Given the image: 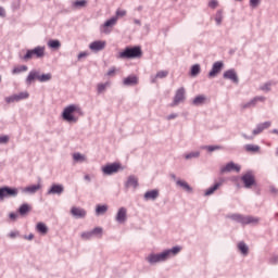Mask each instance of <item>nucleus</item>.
I'll return each instance as SVG.
<instances>
[{
  "label": "nucleus",
  "instance_id": "nucleus-1",
  "mask_svg": "<svg viewBox=\"0 0 278 278\" xmlns=\"http://www.w3.org/2000/svg\"><path fill=\"white\" fill-rule=\"evenodd\" d=\"M182 250L181 247H174L172 250H167L161 254H150L148 257H146V261L150 264H156L160 262H165L170 256L177 255Z\"/></svg>",
  "mask_w": 278,
  "mask_h": 278
},
{
  "label": "nucleus",
  "instance_id": "nucleus-2",
  "mask_svg": "<svg viewBox=\"0 0 278 278\" xmlns=\"http://www.w3.org/2000/svg\"><path fill=\"white\" fill-rule=\"evenodd\" d=\"M126 14L127 11H125L124 9H117V12H115V17H111L110 20H108V22H105V24H103V26H101V33L110 34V27L115 26L118 21V17H124L126 16Z\"/></svg>",
  "mask_w": 278,
  "mask_h": 278
},
{
  "label": "nucleus",
  "instance_id": "nucleus-3",
  "mask_svg": "<svg viewBox=\"0 0 278 278\" xmlns=\"http://www.w3.org/2000/svg\"><path fill=\"white\" fill-rule=\"evenodd\" d=\"M142 56V50L140 46H135L134 48H126L124 51L119 52V55L117 58L122 60H130V59H137Z\"/></svg>",
  "mask_w": 278,
  "mask_h": 278
},
{
  "label": "nucleus",
  "instance_id": "nucleus-4",
  "mask_svg": "<svg viewBox=\"0 0 278 278\" xmlns=\"http://www.w3.org/2000/svg\"><path fill=\"white\" fill-rule=\"evenodd\" d=\"M74 113H81V110L77 105H70L63 112V118L68 123H76L78 118L74 116Z\"/></svg>",
  "mask_w": 278,
  "mask_h": 278
},
{
  "label": "nucleus",
  "instance_id": "nucleus-5",
  "mask_svg": "<svg viewBox=\"0 0 278 278\" xmlns=\"http://www.w3.org/2000/svg\"><path fill=\"white\" fill-rule=\"evenodd\" d=\"M45 52H46L45 46H37L33 50H27V52L23 59L25 61L31 60L34 58L41 59L45 56Z\"/></svg>",
  "mask_w": 278,
  "mask_h": 278
},
{
  "label": "nucleus",
  "instance_id": "nucleus-6",
  "mask_svg": "<svg viewBox=\"0 0 278 278\" xmlns=\"http://www.w3.org/2000/svg\"><path fill=\"white\" fill-rule=\"evenodd\" d=\"M17 194L18 190L16 188H0V201H4L7 198H15Z\"/></svg>",
  "mask_w": 278,
  "mask_h": 278
},
{
  "label": "nucleus",
  "instance_id": "nucleus-7",
  "mask_svg": "<svg viewBox=\"0 0 278 278\" xmlns=\"http://www.w3.org/2000/svg\"><path fill=\"white\" fill-rule=\"evenodd\" d=\"M231 218L237 220L238 223L243 224V225L257 224L258 223V218L251 217V216H245L244 217L242 215H232Z\"/></svg>",
  "mask_w": 278,
  "mask_h": 278
},
{
  "label": "nucleus",
  "instance_id": "nucleus-8",
  "mask_svg": "<svg viewBox=\"0 0 278 278\" xmlns=\"http://www.w3.org/2000/svg\"><path fill=\"white\" fill-rule=\"evenodd\" d=\"M28 98H29L28 92H21L20 94H14V96L5 98V102L8 104H11V103H14V102H20L22 100H26Z\"/></svg>",
  "mask_w": 278,
  "mask_h": 278
},
{
  "label": "nucleus",
  "instance_id": "nucleus-9",
  "mask_svg": "<svg viewBox=\"0 0 278 278\" xmlns=\"http://www.w3.org/2000/svg\"><path fill=\"white\" fill-rule=\"evenodd\" d=\"M186 90L185 88H180L176 91V96L174 97V102L172 103V108L177 106L180 102H182L186 97Z\"/></svg>",
  "mask_w": 278,
  "mask_h": 278
},
{
  "label": "nucleus",
  "instance_id": "nucleus-10",
  "mask_svg": "<svg viewBox=\"0 0 278 278\" xmlns=\"http://www.w3.org/2000/svg\"><path fill=\"white\" fill-rule=\"evenodd\" d=\"M224 64L222 63V61H216L213 66L211 72L208 73V77L210 78H214L216 77L223 70Z\"/></svg>",
  "mask_w": 278,
  "mask_h": 278
},
{
  "label": "nucleus",
  "instance_id": "nucleus-11",
  "mask_svg": "<svg viewBox=\"0 0 278 278\" xmlns=\"http://www.w3.org/2000/svg\"><path fill=\"white\" fill-rule=\"evenodd\" d=\"M121 169V164L118 163H113V164H110V165H106L102 168V172L105 174V175H113L115 173H117L118 170Z\"/></svg>",
  "mask_w": 278,
  "mask_h": 278
},
{
  "label": "nucleus",
  "instance_id": "nucleus-12",
  "mask_svg": "<svg viewBox=\"0 0 278 278\" xmlns=\"http://www.w3.org/2000/svg\"><path fill=\"white\" fill-rule=\"evenodd\" d=\"M241 181L245 188H251L253 185H255V177L252 174L247 173L241 177Z\"/></svg>",
  "mask_w": 278,
  "mask_h": 278
},
{
  "label": "nucleus",
  "instance_id": "nucleus-13",
  "mask_svg": "<svg viewBox=\"0 0 278 278\" xmlns=\"http://www.w3.org/2000/svg\"><path fill=\"white\" fill-rule=\"evenodd\" d=\"M232 170L239 173L241 170V167L239 165H236L233 162H229L228 164L220 168L222 174L229 173Z\"/></svg>",
  "mask_w": 278,
  "mask_h": 278
},
{
  "label": "nucleus",
  "instance_id": "nucleus-14",
  "mask_svg": "<svg viewBox=\"0 0 278 278\" xmlns=\"http://www.w3.org/2000/svg\"><path fill=\"white\" fill-rule=\"evenodd\" d=\"M115 220L119 224H125L127 220V210L125 207H119L117 215H115Z\"/></svg>",
  "mask_w": 278,
  "mask_h": 278
},
{
  "label": "nucleus",
  "instance_id": "nucleus-15",
  "mask_svg": "<svg viewBox=\"0 0 278 278\" xmlns=\"http://www.w3.org/2000/svg\"><path fill=\"white\" fill-rule=\"evenodd\" d=\"M105 47H106V41H92V43H90L89 46L90 50L93 52H100L104 50Z\"/></svg>",
  "mask_w": 278,
  "mask_h": 278
},
{
  "label": "nucleus",
  "instance_id": "nucleus-16",
  "mask_svg": "<svg viewBox=\"0 0 278 278\" xmlns=\"http://www.w3.org/2000/svg\"><path fill=\"white\" fill-rule=\"evenodd\" d=\"M223 78L229 79V80H230L231 83H233V84H238V83H239L238 75H237L236 71H233V70L226 71V72L223 74Z\"/></svg>",
  "mask_w": 278,
  "mask_h": 278
},
{
  "label": "nucleus",
  "instance_id": "nucleus-17",
  "mask_svg": "<svg viewBox=\"0 0 278 278\" xmlns=\"http://www.w3.org/2000/svg\"><path fill=\"white\" fill-rule=\"evenodd\" d=\"M73 216L77 218H84L87 215V212L84 208L73 206L71 210Z\"/></svg>",
  "mask_w": 278,
  "mask_h": 278
},
{
  "label": "nucleus",
  "instance_id": "nucleus-18",
  "mask_svg": "<svg viewBox=\"0 0 278 278\" xmlns=\"http://www.w3.org/2000/svg\"><path fill=\"white\" fill-rule=\"evenodd\" d=\"M160 197V191L159 190H150L148 192H146V194H143V199H146V201H154Z\"/></svg>",
  "mask_w": 278,
  "mask_h": 278
},
{
  "label": "nucleus",
  "instance_id": "nucleus-19",
  "mask_svg": "<svg viewBox=\"0 0 278 278\" xmlns=\"http://www.w3.org/2000/svg\"><path fill=\"white\" fill-rule=\"evenodd\" d=\"M265 100L266 99L264 97L253 98L250 102H248L244 105H242V109H249L251 106H255L257 104V102H265Z\"/></svg>",
  "mask_w": 278,
  "mask_h": 278
},
{
  "label": "nucleus",
  "instance_id": "nucleus-20",
  "mask_svg": "<svg viewBox=\"0 0 278 278\" xmlns=\"http://www.w3.org/2000/svg\"><path fill=\"white\" fill-rule=\"evenodd\" d=\"M124 85L125 86H136V85H138V77L129 76L127 78H124Z\"/></svg>",
  "mask_w": 278,
  "mask_h": 278
},
{
  "label": "nucleus",
  "instance_id": "nucleus-21",
  "mask_svg": "<svg viewBox=\"0 0 278 278\" xmlns=\"http://www.w3.org/2000/svg\"><path fill=\"white\" fill-rule=\"evenodd\" d=\"M63 191H64V188L62 185H53L48 193L49 194H61Z\"/></svg>",
  "mask_w": 278,
  "mask_h": 278
},
{
  "label": "nucleus",
  "instance_id": "nucleus-22",
  "mask_svg": "<svg viewBox=\"0 0 278 278\" xmlns=\"http://www.w3.org/2000/svg\"><path fill=\"white\" fill-rule=\"evenodd\" d=\"M36 230L41 233L42 236H46L49 231V228L43 223H38L36 226Z\"/></svg>",
  "mask_w": 278,
  "mask_h": 278
},
{
  "label": "nucleus",
  "instance_id": "nucleus-23",
  "mask_svg": "<svg viewBox=\"0 0 278 278\" xmlns=\"http://www.w3.org/2000/svg\"><path fill=\"white\" fill-rule=\"evenodd\" d=\"M41 189V185L38 184V185H33V186H29V187H26L24 189V192H27V193H36L37 191H39Z\"/></svg>",
  "mask_w": 278,
  "mask_h": 278
},
{
  "label": "nucleus",
  "instance_id": "nucleus-24",
  "mask_svg": "<svg viewBox=\"0 0 278 278\" xmlns=\"http://www.w3.org/2000/svg\"><path fill=\"white\" fill-rule=\"evenodd\" d=\"M88 4L87 0H75V2H73V8L75 10H79L81 8H86Z\"/></svg>",
  "mask_w": 278,
  "mask_h": 278
},
{
  "label": "nucleus",
  "instance_id": "nucleus-25",
  "mask_svg": "<svg viewBox=\"0 0 278 278\" xmlns=\"http://www.w3.org/2000/svg\"><path fill=\"white\" fill-rule=\"evenodd\" d=\"M244 150L250 153H257L261 151V148L254 144H245Z\"/></svg>",
  "mask_w": 278,
  "mask_h": 278
},
{
  "label": "nucleus",
  "instance_id": "nucleus-26",
  "mask_svg": "<svg viewBox=\"0 0 278 278\" xmlns=\"http://www.w3.org/2000/svg\"><path fill=\"white\" fill-rule=\"evenodd\" d=\"M176 185H178V187L182 188L187 192H192V188L188 185V182L184 180L176 181Z\"/></svg>",
  "mask_w": 278,
  "mask_h": 278
},
{
  "label": "nucleus",
  "instance_id": "nucleus-27",
  "mask_svg": "<svg viewBox=\"0 0 278 278\" xmlns=\"http://www.w3.org/2000/svg\"><path fill=\"white\" fill-rule=\"evenodd\" d=\"M126 187H138V179L134 176L128 177V181H126Z\"/></svg>",
  "mask_w": 278,
  "mask_h": 278
},
{
  "label": "nucleus",
  "instance_id": "nucleus-28",
  "mask_svg": "<svg viewBox=\"0 0 278 278\" xmlns=\"http://www.w3.org/2000/svg\"><path fill=\"white\" fill-rule=\"evenodd\" d=\"M48 47L51 49H60L61 42L59 41V39H50L48 42Z\"/></svg>",
  "mask_w": 278,
  "mask_h": 278
},
{
  "label": "nucleus",
  "instance_id": "nucleus-29",
  "mask_svg": "<svg viewBox=\"0 0 278 278\" xmlns=\"http://www.w3.org/2000/svg\"><path fill=\"white\" fill-rule=\"evenodd\" d=\"M206 101V98L204 96H198L195 99H193V105L199 106L204 104Z\"/></svg>",
  "mask_w": 278,
  "mask_h": 278
},
{
  "label": "nucleus",
  "instance_id": "nucleus-30",
  "mask_svg": "<svg viewBox=\"0 0 278 278\" xmlns=\"http://www.w3.org/2000/svg\"><path fill=\"white\" fill-rule=\"evenodd\" d=\"M238 250L243 254L248 255L249 254V248L244 242H239L238 243Z\"/></svg>",
  "mask_w": 278,
  "mask_h": 278
},
{
  "label": "nucleus",
  "instance_id": "nucleus-31",
  "mask_svg": "<svg viewBox=\"0 0 278 278\" xmlns=\"http://www.w3.org/2000/svg\"><path fill=\"white\" fill-rule=\"evenodd\" d=\"M167 76H168V72L167 71H161V72L156 73V76H154V78L152 79V83H155L156 79L166 78Z\"/></svg>",
  "mask_w": 278,
  "mask_h": 278
},
{
  "label": "nucleus",
  "instance_id": "nucleus-32",
  "mask_svg": "<svg viewBox=\"0 0 278 278\" xmlns=\"http://www.w3.org/2000/svg\"><path fill=\"white\" fill-rule=\"evenodd\" d=\"M38 77H39V74L37 72H30L26 79V83L30 85L35 79H38Z\"/></svg>",
  "mask_w": 278,
  "mask_h": 278
},
{
  "label": "nucleus",
  "instance_id": "nucleus-33",
  "mask_svg": "<svg viewBox=\"0 0 278 278\" xmlns=\"http://www.w3.org/2000/svg\"><path fill=\"white\" fill-rule=\"evenodd\" d=\"M109 210V206L108 205H98L97 208H96V213L97 215H103L108 212Z\"/></svg>",
  "mask_w": 278,
  "mask_h": 278
},
{
  "label": "nucleus",
  "instance_id": "nucleus-34",
  "mask_svg": "<svg viewBox=\"0 0 278 278\" xmlns=\"http://www.w3.org/2000/svg\"><path fill=\"white\" fill-rule=\"evenodd\" d=\"M223 18H224L223 11H216L215 13L216 25H222Z\"/></svg>",
  "mask_w": 278,
  "mask_h": 278
},
{
  "label": "nucleus",
  "instance_id": "nucleus-35",
  "mask_svg": "<svg viewBox=\"0 0 278 278\" xmlns=\"http://www.w3.org/2000/svg\"><path fill=\"white\" fill-rule=\"evenodd\" d=\"M110 86H111V83L99 84V85L97 86L98 93H99V94L103 93V92L106 90V88L110 87Z\"/></svg>",
  "mask_w": 278,
  "mask_h": 278
},
{
  "label": "nucleus",
  "instance_id": "nucleus-36",
  "mask_svg": "<svg viewBox=\"0 0 278 278\" xmlns=\"http://www.w3.org/2000/svg\"><path fill=\"white\" fill-rule=\"evenodd\" d=\"M51 78H52L51 74H43V75L38 74V80L40 83H47V81L51 80Z\"/></svg>",
  "mask_w": 278,
  "mask_h": 278
},
{
  "label": "nucleus",
  "instance_id": "nucleus-37",
  "mask_svg": "<svg viewBox=\"0 0 278 278\" xmlns=\"http://www.w3.org/2000/svg\"><path fill=\"white\" fill-rule=\"evenodd\" d=\"M31 210V207L28 204H23L18 212L22 216L26 215L29 211Z\"/></svg>",
  "mask_w": 278,
  "mask_h": 278
},
{
  "label": "nucleus",
  "instance_id": "nucleus-38",
  "mask_svg": "<svg viewBox=\"0 0 278 278\" xmlns=\"http://www.w3.org/2000/svg\"><path fill=\"white\" fill-rule=\"evenodd\" d=\"M219 187H220V184H215L213 187H211L207 190H205L204 195L213 194Z\"/></svg>",
  "mask_w": 278,
  "mask_h": 278
},
{
  "label": "nucleus",
  "instance_id": "nucleus-39",
  "mask_svg": "<svg viewBox=\"0 0 278 278\" xmlns=\"http://www.w3.org/2000/svg\"><path fill=\"white\" fill-rule=\"evenodd\" d=\"M203 149H205L207 152H214L217 150H223L224 148L222 146H206L203 147Z\"/></svg>",
  "mask_w": 278,
  "mask_h": 278
},
{
  "label": "nucleus",
  "instance_id": "nucleus-40",
  "mask_svg": "<svg viewBox=\"0 0 278 278\" xmlns=\"http://www.w3.org/2000/svg\"><path fill=\"white\" fill-rule=\"evenodd\" d=\"M27 71H28V67L23 65V66L15 67L12 73L15 75V74H20Z\"/></svg>",
  "mask_w": 278,
  "mask_h": 278
},
{
  "label": "nucleus",
  "instance_id": "nucleus-41",
  "mask_svg": "<svg viewBox=\"0 0 278 278\" xmlns=\"http://www.w3.org/2000/svg\"><path fill=\"white\" fill-rule=\"evenodd\" d=\"M201 72V67L200 65H193V67H191V76H198Z\"/></svg>",
  "mask_w": 278,
  "mask_h": 278
},
{
  "label": "nucleus",
  "instance_id": "nucleus-42",
  "mask_svg": "<svg viewBox=\"0 0 278 278\" xmlns=\"http://www.w3.org/2000/svg\"><path fill=\"white\" fill-rule=\"evenodd\" d=\"M91 233H92V236H102V233H103V229L102 228H100V227H97V228H94L92 231H91Z\"/></svg>",
  "mask_w": 278,
  "mask_h": 278
},
{
  "label": "nucleus",
  "instance_id": "nucleus-43",
  "mask_svg": "<svg viewBox=\"0 0 278 278\" xmlns=\"http://www.w3.org/2000/svg\"><path fill=\"white\" fill-rule=\"evenodd\" d=\"M207 5H208V8L215 10L218 7V1L217 0H210Z\"/></svg>",
  "mask_w": 278,
  "mask_h": 278
},
{
  "label": "nucleus",
  "instance_id": "nucleus-44",
  "mask_svg": "<svg viewBox=\"0 0 278 278\" xmlns=\"http://www.w3.org/2000/svg\"><path fill=\"white\" fill-rule=\"evenodd\" d=\"M92 237H93L92 231H88V232H83V233H81V238H83L84 240H89V239H91Z\"/></svg>",
  "mask_w": 278,
  "mask_h": 278
},
{
  "label": "nucleus",
  "instance_id": "nucleus-45",
  "mask_svg": "<svg viewBox=\"0 0 278 278\" xmlns=\"http://www.w3.org/2000/svg\"><path fill=\"white\" fill-rule=\"evenodd\" d=\"M271 126L270 122H265L261 125H258V127L264 131L265 129L269 128Z\"/></svg>",
  "mask_w": 278,
  "mask_h": 278
},
{
  "label": "nucleus",
  "instance_id": "nucleus-46",
  "mask_svg": "<svg viewBox=\"0 0 278 278\" xmlns=\"http://www.w3.org/2000/svg\"><path fill=\"white\" fill-rule=\"evenodd\" d=\"M74 160L77 161V162L78 161L84 162L86 160V157L84 155H81L80 153H75L74 154Z\"/></svg>",
  "mask_w": 278,
  "mask_h": 278
},
{
  "label": "nucleus",
  "instance_id": "nucleus-47",
  "mask_svg": "<svg viewBox=\"0 0 278 278\" xmlns=\"http://www.w3.org/2000/svg\"><path fill=\"white\" fill-rule=\"evenodd\" d=\"M200 153L199 152H193V153H189L187 155H185V159L190 160L192 157H199Z\"/></svg>",
  "mask_w": 278,
  "mask_h": 278
},
{
  "label": "nucleus",
  "instance_id": "nucleus-48",
  "mask_svg": "<svg viewBox=\"0 0 278 278\" xmlns=\"http://www.w3.org/2000/svg\"><path fill=\"white\" fill-rule=\"evenodd\" d=\"M10 138L8 136H0V144H7Z\"/></svg>",
  "mask_w": 278,
  "mask_h": 278
},
{
  "label": "nucleus",
  "instance_id": "nucleus-49",
  "mask_svg": "<svg viewBox=\"0 0 278 278\" xmlns=\"http://www.w3.org/2000/svg\"><path fill=\"white\" fill-rule=\"evenodd\" d=\"M271 84L267 83L264 86L261 87L262 91H270Z\"/></svg>",
  "mask_w": 278,
  "mask_h": 278
},
{
  "label": "nucleus",
  "instance_id": "nucleus-50",
  "mask_svg": "<svg viewBox=\"0 0 278 278\" xmlns=\"http://www.w3.org/2000/svg\"><path fill=\"white\" fill-rule=\"evenodd\" d=\"M261 0H250V5L256 8L260 4Z\"/></svg>",
  "mask_w": 278,
  "mask_h": 278
},
{
  "label": "nucleus",
  "instance_id": "nucleus-51",
  "mask_svg": "<svg viewBox=\"0 0 278 278\" xmlns=\"http://www.w3.org/2000/svg\"><path fill=\"white\" fill-rule=\"evenodd\" d=\"M262 128L260 126L256 127V129L253 130V135L256 136L258 134H262Z\"/></svg>",
  "mask_w": 278,
  "mask_h": 278
},
{
  "label": "nucleus",
  "instance_id": "nucleus-52",
  "mask_svg": "<svg viewBox=\"0 0 278 278\" xmlns=\"http://www.w3.org/2000/svg\"><path fill=\"white\" fill-rule=\"evenodd\" d=\"M115 74H116V70L112 68L109 71L108 76L113 77V76H115Z\"/></svg>",
  "mask_w": 278,
  "mask_h": 278
},
{
  "label": "nucleus",
  "instance_id": "nucleus-53",
  "mask_svg": "<svg viewBox=\"0 0 278 278\" xmlns=\"http://www.w3.org/2000/svg\"><path fill=\"white\" fill-rule=\"evenodd\" d=\"M89 54L88 52H80V54L78 55V59L81 60L83 58H87Z\"/></svg>",
  "mask_w": 278,
  "mask_h": 278
},
{
  "label": "nucleus",
  "instance_id": "nucleus-54",
  "mask_svg": "<svg viewBox=\"0 0 278 278\" xmlns=\"http://www.w3.org/2000/svg\"><path fill=\"white\" fill-rule=\"evenodd\" d=\"M0 16L5 17V10L3 9V7H0Z\"/></svg>",
  "mask_w": 278,
  "mask_h": 278
},
{
  "label": "nucleus",
  "instance_id": "nucleus-55",
  "mask_svg": "<svg viewBox=\"0 0 278 278\" xmlns=\"http://www.w3.org/2000/svg\"><path fill=\"white\" fill-rule=\"evenodd\" d=\"M17 217H18V215L15 214V213H11V214H10V218H11L12 220H16Z\"/></svg>",
  "mask_w": 278,
  "mask_h": 278
},
{
  "label": "nucleus",
  "instance_id": "nucleus-56",
  "mask_svg": "<svg viewBox=\"0 0 278 278\" xmlns=\"http://www.w3.org/2000/svg\"><path fill=\"white\" fill-rule=\"evenodd\" d=\"M17 236H18V232H16V231H13L9 235V237L12 239L16 238Z\"/></svg>",
  "mask_w": 278,
  "mask_h": 278
},
{
  "label": "nucleus",
  "instance_id": "nucleus-57",
  "mask_svg": "<svg viewBox=\"0 0 278 278\" xmlns=\"http://www.w3.org/2000/svg\"><path fill=\"white\" fill-rule=\"evenodd\" d=\"M177 117V115L176 114H172V115H169V116H167V119H174V118H176Z\"/></svg>",
  "mask_w": 278,
  "mask_h": 278
},
{
  "label": "nucleus",
  "instance_id": "nucleus-58",
  "mask_svg": "<svg viewBox=\"0 0 278 278\" xmlns=\"http://www.w3.org/2000/svg\"><path fill=\"white\" fill-rule=\"evenodd\" d=\"M26 239L33 240L34 239V235H29L28 237H26Z\"/></svg>",
  "mask_w": 278,
  "mask_h": 278
},
{
  "label": "nucleus",
  "instance_id": "nucleus-59",
  "mask_svg": "<svg viewBox=\"0 0 278 278\" xmlns=\"http://www.w3.org/2000/svg\"><path fill=\"white\" fill-rule=\"evenodd\" d=\"M85 179H86V180H88V181H90V180H91V178H90V176H89V175H86V176H85Z\"/></svg>",
  "mask_w": 278,
  "mask_h": 278
},
{
  "label": "nucleus",
  "instance_id": "nucleus-60",
  "mask_svg": "<svg viewBox=\"0 0 278 278\" xmlns=\"http://www.w3.org/2000/svg\"><path fill=\"white\" fill-rule=\"evenodd\" d=\"M273 134H276V135H278V130H273Z\"/></svg>",
  "mask_w": 278,
  "mask_h": 278
},
{
  "label": "nucleus",
  "instance_id": "nucleus-61",
  "mask_svg": "<svg viewBox=\"0 0 278 278\" xmlns=\"http://www.w3.org/2000/svg\"><path fill=\"white\" fill-rule=\"evenodd\" d=\"M276 155H278V148H277V150H276Z\"/></svg>",
  "mask_w": 278,
  "mask_h": 278
}]
</instances>
